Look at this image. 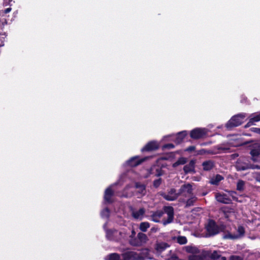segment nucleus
Listing matches in <instances>:
<instances>
[{"label":"nucleus","instance_id":"nucleus-1","mask_svg":"<svg viewBox=\"0 0 260 260\" xmlns=\"http://www.w3.org/2000/svg\"><path fill=\"white\" fill-rule=\"evenodd\" d=\"M185 249L187 252L191 253L188 256V260H209V253L206 252L205 250L200 252L197 247L190 246H186Z\"/></svg>","mask_w":260,"mask_h":260},{"label":"nucleus","instance_id":"nucleus-2","mask_svg":"<svg viewBox=\"0 0 260 260\" xmlns=\"http://www.w3.org/2000/svg\"><path fill=\"white\" fill-rule=\"evenodd\" d=\"M236 192L235 191L229 192V194L217 193L216 194L215 198L216 200L220 203L223 204H230L232 200L238 201L236 197Z\"/></svg>","mask_w":260,"mask_h":260},{"label":"nucleus","instance_id":"nucleus-3","mask_svg":"<svg viewBox=\"0 0 260 260\" xmlns=\"http://www.w3.org/2000/svg\"><path fill=\"white\" fill-rule=\"evenodd\" d=\"M246 114L244 113H240L233 116L226 124L228 128H231L233 127H236L241 125L243 122Z\"/></svg>","mask_w":260,"mask_h":260},{"label":"nucleus","instance_id":"nucleus-4","mask_svg":"<svg viewBox=\"0 0 260 260\" xmlns=\"http://www.w3.org/2000/svg\"><path fill=\"white\" fill-rule=\"evenodd\" d=\"M252 159L257 164L253 165L252 168L260 169V144H255L250 151Z\"/></svg>","mask_w":260,"mask_h":260},{"label":"nucleus","instance_id":"nucleus-5","mask_svg":"<svg viewBox=\"0 0 260 260\" xmlns=\"http://www.w3.org/2000/svg\"><path fill=\"white\" fill-rule=\"evenodd\" d=\"M106 237L110 240L118 241L124 238L126 234L123 231L108 230L106 231Z\"/></svg>","mask_w":260,"mask_h":260},{"label":"nucleus","instance_id":"nucleus-6","mask_svg":"<svg viewBox=\"0 0 260 260\" xmlns=\"http://www.w3.org/2000/svg\"><path fill=\"white\" fill-rule=\"evenodd\" d=\"M178 193V196L189 197L193 194L192 185L189 183L183 184L181 186Z\"/></svg>","mask_w":260,"mask_h":260},{"label":"nucleus","instance_id":"nucleus-7","mask_svg":"<svg viewBox=\"0 0 260 260\" xmlns=\"http://www.w3.org/2000/svg\"><path fill=\"white\" fill-rule=\"evenodd\" d=\"M122 260H144V258L135 251H127L122 254Z\"/></svg>","mask_w":260,"mask_h":260},{"label":"nucleus","instance_id":"nucleus-8","mask_svg":"<svg viewBox=\"0 0 260 260\" xmlns=\"http://www.w3.org/2000/svg\"><path fill=\"white\" fill-rule=\"evenodd\" d=\"M207 134L205 128H196L190 132V137L193 139H198L203 138Z\"/></svg>","mask_w":260,"mask_h":260},{"label":"nucleus","instance_id":"nucleus-9","mask_svg":"<svg viewBox=\"0 0 260 260\" xmlns=\"http://www.w3.org/2000/svg\"><path fill=\"white\" fill-rule=\"evenodd\" d=\"M165 213L167 214V219H164L162 223L166 225L173 221L174 218V210L172 207H165L164 208Z\"/></svg>","mask_w":260,"mask_h":260},{"label":"nucleus","instance_id":"nucleus-10","mask_svg":"<svg viewBox=\"0 0 260 260\" xmlns=\"http://www.w3.org/2000/svg\"><path fill=\"white\" fill-rule=\"evenodd\" d=\"M206 230L209 236H213L218 234L219 232V229L215 222L212 220L209 221L206 226Z\"/></svg>","mask_w":260,"mask_h":260},{"label":"nucleus","instance_id":"nucleus-11","mask_svg":"<svg viewBox=\"0 0 260 260\" xmlns=\"http://www.w3.org/2000/svg\"><path fill=\"white\" fill-rule=\"evenodd\" d=\"M252 165L248 164L245 159H239L236 164L235 167L238 171H244L252 168Z\"/></svg>","mask_w":260,"mask_h":260},{"label":"nucleus","instance_id":"nucleus-12","mask_svg":"<svg viewBox=\"0 0 260 260\" xmlns=\"http://www.w3.org/2000/svg\"><path fill=\"white\" fill-rule=\"evenodd\" d=\"M206 252L209 253L208 256V259L209 260H226V258L224 256H221L220 252L218 251H206Z\"/></svg>","mask_w":260,"mask_h":260},{"label":"nucleus","instance_id":"nucleus-13","mask_svg":"<svg viewBox=\"0 0 260 260\" xmlns=\"http://www.w3.org/2000/svg\"><path fill=\"white\" fill-rule=\"evenodd\" d=\"M136 193L138 198H141L146 193V186L144 184L137 182L135 183Z\"/></svg>","mask_w":260,"mask_h":260},{"label":"nucleus","instance_id":"nucleus-14","mask_svg":"<svg viewBox=\"0 0 260 260\" xmlns=\"http://www.w3.org/2000/svg\"><path fill=\"white\" fill-rule=\"evenodd\" d=\"M238 234L236 235L228 234L225 236L226 238L231 239H236L242 237L245 233V230L242 226H239L238 228Z\"/></svg>","mask_w":260,"mask_h":260},{"label":"nucleus","instance_id":"nucleus-15","mask_svg":"<svg viewBox=\"0 0 260 260\" xmlns=\"http://www.w3.org/2000/svg\"><path fill=\"white\" fill-rule=\"evenodd\" d=\"M158 147V143L156 141H151L148 143L146 146L142 149V151L155 150L157 149Z\"/></svg>","mask_w":260,"mask_h":260},{"label":"nucleus","instance_id":"nucleus-16","mask_svg":"<svg viewBox=\"0 0 260 260\" xmlns=\"http://www.w3.org/2000/svg\"><path fill=\"white\" fill-rule=\"evenodd\" d=\"M145 213V210L143 208H141L138 210L133 209L132 211L133 217L135 219L140 220H141L143 218Z\"/></svg>","mask_w":260,"mask_h":260},{"label":"nucleus","instance_id":"nucleus-17","mask_svg":"<svg viewBox=\"0 0 260 260\" xmlns=\"http://www.w3.org/2000/svg\"><path fill=\"white\" fill-rule=\"evenodd\" d=\"M178 196H179L178 192H176V191L175 189L172 188L170 190L168 194H165L164 195V198L168 201H174L178 198Z\"/></svg>","mask_w":260,"mask_h":260},{"label":"nucleus","instance_id":"nucleus-18","mask_svg":"<svg viewBox=\"0 0 260 260\" xmlns=\"http://www.w3.org/2000/svg\"><path fill=\"white\" fill-rule=\"evenodd\" d=\"M194 166H195V161L193 160H191L189 161V162L185 165L183 168V170L185 174L189 173H194Z\"/></svg>","mask_w":260,"mask_h":260},{"label":"nucleus","instance_id":"nucleus-19","mask_svg":"<svg viewBox=\"0 0 260 260\" xmlns=\"http://www.w3.org/2000/svg\"><path fill=\"white\" fill-rule=\"evenodd\" d=\"M113 191L111 189V186L107 188L105 191L104 199L108 203H112V197L113 196Z\"/></svg>","mask_w":260,"mask_h":260},{"label":"nucleus","instance_id":"nucleus-20","mask_svg":"<svg viewBox=\"0 0 260 260\" xmlns=\"http://www.w3.org/2000/svg\"><path fill=\"white\" fill-rule=\"evenodd\" d=\"M142 161V160L139 159L138 157L136 156L127 160L126 164L131 167H135L140 164Z\"/></svg>","mask_w":260,"mask_h":260},{"label":"nucleus","instance_id":"nucleus-21","mask_svg":"<svg viewBox=\"0 0 260 260\" xmlns=\"http://www.w3.org/2000/svg\"><path fill=\"white\" fill-rule=\"evenodd\" d=\"M202 166L204 171H210L214 167L213 161L209 160L203 162Z\"/></svg>","mask_w":260,"mask_h":260},{"label":"nucleus","instance_id":"nucleus-22","mask_svg":"<svg viewBox=\"0 0 260 260\" xmlns=\"http://www.w3.org/2000/svg\"><path fill=\"white\" fill-rule=\"evenodd\" d=\"M137 237L138 238V241H140L141 246L146 243L148 240L146 235L142 233H138Z\"/></svg>","mask_w":260,"mask_h":260},{"label":"nucleus","instance_id":"nucleus-23","mask_svg":"<svg viewBox=\"0 0 260 260\" xmlns=\"http://www.w3.org/2000/svg\"><path fill=\"white\" fill-rule=\"evenodd\" d=\"M169 246V245L166 243H160L156 244L155 249L158 253H161Z\"/></svg>","mask_w":260,"mask_h":260},{"label":"nucleus","instance_id":"nucleus-24","mask_svg":"<svg viewBox=\"0 0 260 260\" xmlns=\"http://www.w3.org/2000/svg\"><path fill=\"white\" fill-rule=\"evenodd\" d=\"M223 179L222 176L220 175H217L216 176L212 178L210 181V183L211 184L217 185L219 184V182Z\"/></svg>","mask_w":260,"mask_h":260},{"label":"nucleus","instance_id":"nucleus-25","mask_svg":"<svg viewBox=\"0 0 260 260\" xmlns=\"http://www.w3.org/2000/svg\"><path fill=\"white\" fill-rule=\"evenodd\" d=\"M186 135V131H182L178 133L176 136L175 140L176 143L178 144L181 143Z\"/></svg>","mask_w":260,"mask_h":260},{"label":"nucleus","instance_id":"nucleus-26","mask_svg":"<svg viewBox=\"0 0 260 260\" xmlns=\"http://www.w3.org/2000/svg\"><path fill=\"white\" fill-rule=\"evenodd\" d=\"M162 212L157 211L151 215V220L155 222H158L159 218L162 216Z\"/></svg>","mask_w":260,"mask_h":260},{"label":"nucleus","instance_id":"nucleus-27","mask_svg":"<svg viewBox=\"0 0 260 260\" xmlns=\"http://www.w3.org/2000/svg\"><path fill=\"white\" fill-rule=\"evenodd\" d=\"M165 259L166 260H178V257L175 253L170 250L165 256Z\"/></svg>","mask_w":260,"mask_h":260},{"label":"nucleus","instance_id":"nucleus-28","mask_svg":"<svg viewBox=\"0 0 260 260\" xmlns=\"http://www.w3.org/2000/svg\"><path fill=\"white\" fill-rule=\"evenodd\" d=\"M249 119L254 124L255 122L260 121V113H253L250 115Z\"/></svg>","mask_w":260,"mask_h":260},{"label":"nucleus","instance_id":"nucleus-29","mask_svg":"<svg viewBox=\"0 0 260 260\" xmlns=\"http://www.w3.org/2000/svg\"><path fill=\"white\" fill-rule=\"evenodd\" d=\"M150 227V224L148 222H143L140 224V229L142 232H145Z\"/></svg>","mask_w":260,"mask_h":260},{"label":"nucleus","instance_id":"nucleus-30","mask_svg":"<svg viewBox=\"0 0 260 260\" xmlns=\"http://www.w3.org/2000/svg\"><path fill=\"white\" fill-rule=\"evenodd\" d=\"M197 200V198L193 196V194L191 196H190V198L188 199L187 201H186V206H192L193 205V204L196 202Z\"/></svg>","mask_w":260,"mask_h":260},{"label":"nucleus","instance_id":"nucleus-31","mask_svg":"<svg viewBox=\"0 0 260 260\" xmlns=\"http://www.w3.org/2000/svg\"><path fill=\"white\" fill-rule=\"evenodd\" d=\"M245 182L243 180H240L237 184V190L238 191H243L245 187Z\"/></svg>","mask_w":260,"mask_h":260},{"label":"nucleus","instance_id":"nucleus-32","mask_svg":"<svg viewBox=\"0 0 260 260\" xmlns=\"http://www.w3.org/2000/svg\"><path fill=\"white\" fill-rule=\"evenodd\" d=\"M129 243L131 245L135 246H141L140 241H138V238H133L132 236L129 240Z\"/></svg>","mask_w":260,"mask_h":260},{"label":"nucleus","instance_id":"nucleus-33","mask_svg":"<svg viewBox=\"0 0 260 260\" xmlns=\"http://www.w3.org/2000/svg\"><path fill=\"white\" fill-rule=\"evenodd\" d=\"M186 162V158L184 157H181L178 160L173 164V167L175 168L180 165H184Z\"/></svg>","mask_w":260,"mask_h":260},{"label":"nucleus","instance_id":"nucleus-34","mask_svg":"<svg viewBox=\"0 0 260 260\" xmlns=\"http://www.w3.org/2000/svg\"><path fill=\"white\" fill-rule=\"evenodd\" d=\"M108 260H120V258L118 254L114 253L108 255Z\"/></svg>","mask_w":260,"mask_h":260},{"label":"nucleus","instance_id":"nucleus-35","mask_svg":"<svg viewBox=\"0 0 260 260\" xmlns=\"http://www.w3.org/2000/svg\"><path fill=\"white\" fill-rule=\"evenodd\" d=\"M187 241V239L184 236H179L177 238V242L180 244H185Z\"/></svg>","mask_w":260,"mask_h":260},{"label":"nucleus","instance_id":"nucleus-36","mask_svg":"<svg viewBox=\"0 0 260 260\" xmlns=\"http://www.w3.org/2000/svg\"><path fill=\"white\" fill-rule=\"evenodd\" d=\"M149 251L147 249H143L140 253H138L140 255L143 257L144 260L145 258H150L148 255Z\"/></svg>","mask_w":260,"mask_h":260},{"label":"nucleus","instance_id":"nucleus-37","mask_svg":"<svg viewBox=\"0 0 260 260\" xmlns=\"http://www.w3.org/2000/svg\"><path fill=\"white\" fill-rule=\"evenodd\" d=\"M110 211L108 208H106L101 212V216L103 218H108L109 216Z\"/></svg>","mask_w":260,"mask_h":260},{"label":"nucleus","instance_id":"nucleus-38","mask_svg":"<svg viewBox=\"0 0 260 260\" xmlns=\"http://www.w3.org/2000/svg\"><path fill=\"white\" fill-rule=\"evenodd\" d=\"M230 148L228 147H224L222 146H220L218 147V150L220 152H226L228 151Z\"/></svg>","mask_w":260,"mask_h":260},{"label":"nucleus","instance_id":"nucleus-39","mask_svg":"<svg viewBox=\"0 0 260 260\" xmlns=\"http://www.w3.org/2000/svg\"><path fill=\"white\" fill-rule=\"evenodd\" d=\"M161 183V180L159 178L154 181L153 185L155 187L157 188L160 185Z\"/></svg>","mask_w":260,"mask_h":260},{"label":"nucleus","instance_id":"nucleus-40","mask_svg":"<svg viewBox=\"0 0 260 260\" xmlns=\"http://www.w3.org/2000/svg\"><path fill=\"white\" fill-rule=\"evenodd\" d=\"M173 148H174V145L173 144H166V145H164L162 147L163 149H172Z\"/></svg>","mask_w":260,"mask_h":260},{"label":"nucleus","instance_id":"nucleus-41","mask_svg":"<svg viewBox=\"0 0 260 260\" xmlns=\"http://www.w3.org/2000/svg\"><path fill=\"white\" fill-rule=\"evenodd\" d=\"M251 131L253 132H254V133H256L257 134H260V128H259L252 127L251 128Z\"/></svg>","mask_w":260,"mask_h":260},{"label":"nucleus","instance_id":"nucleus-42","mask_svg":"<svg viewBox=\"0 0 260 260\" xmlns=\"http://www.w3.org/2000/svg\"><path fill=\"white\" fill-rule=\"evenodd\" d=\"M231 260H242V258L238 256H232L230 257Z\"/></svg>","mask_w":260,"mask_h":260},{"label":"nucleus","instance_id":"nucleus-43","mask_svg":"<svg viewBox=\"0 0 260 260\" xmlns=\"http://www.w3.org/2000/svg\"><path fill=\"white\" fill-rule=\"evenodd\" d=\"M156 171H157V174H156V175L157 176H160L162 175V171L161 169L158 168L156 169Z\"/></svg>","mask_w":260,"mask_h":260},{"label":"nucleus","instance_id":"nucleus-44","mask_svg":"<svg viewBox=\"0 0 260 260\" xmlns=\"http://www.w3.org/2000/svg\"><path fill=\"white\" fill-rule=\"evenodd\" d=\"M254 124L252 123V121H251L250 119L248 121V122L245 125V127H248L250 126L251 125H253Z\"/></svg>","mask_w":260,"mask_h":260},{"label":"nucleus","instance_id":"nucleus-45","mask_svg":"<svg viewBox=\"0 0 260 260\" xmlns=\"http://www.w3.org/2000/svg\"><path fill=\"white\" fill-rule=\"evenodd\" d=\"M194 149H195V147L194 146H190L187 148L186 150L188 151H192L194 150Z\"/></svg>","mask_w":260,"mask_h":260},{"label":"nucleus","instance_id":"nucleus-46","mask_svg":"<svg viewBox=\"0 0 260 260\" xmlns=\"http://www.w3.org/2000/svg\"><path fill=\"white\" fill-rule=\"evenodd\" d=\"M255 179L257 181L260 182V173L256 175Z\"/></svg>","mask_w":260,"mask_h":260},{"label":"nucleus","instance_id":"nucleus-47","mask_svg":"<svg viewBox=\"0 0 260 260\" xmlns=\"http://www.w3.org/2000/svg\"><path fill=\"white\" fill-rule=\"evenodd\" d=\"M11 11V8H8L5 10V13L7 14L9 13Z\"/></svg>","mask_w":260,"mask_h":260},{"label":"nucleus","instance_id":"nucleus-48","mask_svg":"<svg viewBox=\"0 0 260 260\" xmlns=\"http://www.w3.org/2000/svg\"><path fill=\"white\" fill-rule=\"evenodd\" d=\"M157 229H156V228H152V229H151V231H152V232H156V231H157Z\"/></svg>","mask_w":260,"mask_h":260},{"label":"nucleus","instance_id":"nucleus-49","mask_svg":"<svg viewBox=\"0 0 260 260\" xmlns=\"http://www.w3.org/2000/svg\"><path fill=\"white\" fill-rule=\"evenodd\" d=\"M136 234V233L134 231H132V236H135Z\"/></svg>","mask_w":260,"mask_h":260}]
</instances>
